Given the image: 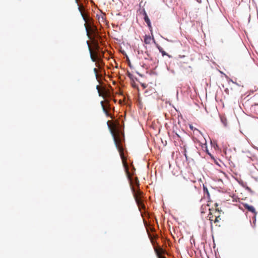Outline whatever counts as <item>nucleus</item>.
Segmentation results:
<instances>
[{
  "label": "nucleus",
  "instance_id": "obj_1",
  "mask_svg": "<svg viewBox=\"0 0 258 258\" xmlns=\"http://www.w3.org/2000/svg\"><path fill=\"white\" fill-rule=\"evenodd\" d=\"M78 9L81 13L83 20L85 22V27L87 33V35L89 38L92 40L95 49L97 50H98L99 45L97 39L100 38V36L99 35L97 28L95 26L91 27L89 24L87 23L89 19H90V17L88 16L85 15V14L83 12V11H84V8L83 6H79Z\"/></svg>",
  "mask_w": 258,
  "mask_h": 258
},
{
  "label": "nucleus",
  "instance_id": "obj_2",
  "mask_svg": "<svg viewBox=\"0 0 258 258\" xmlns=\"http://www.w3.org/2000/svg\"><path fill=\"white\" fill-rule=\"evenodd\" d=\"M111 132L112 135L113 137L114 142L116 148L117 149L120 157L122 159L123 166L124 167L125 171L127 176L128 179L130 181V183H132V176L129 172L128 166L127 163L126 161V160L124 158V153H123V149L121 145V139L120 138V136L119 134L116 131L115 128H111Z\"/></svg>",
  "mask_w": 258,
  "mask_h": 258
},
{
  "label": "nucleus",
  "instance_id": "obj_3",
  "mask_svg": "<svg viewBox=\"0 0 258 258\" xmlns=\"http://www.w3.org/2000/svg\"><path fill=\"white\" fill-rule=\"evenodd\" d=\"M87 43L88 45V48H89V52L90 54V57L91 58V60L93 62H96L97 61V60L99 59L98 53L96 51H93L92 50V49H91V48L90 46V44H89V43L88 42V41H87Z\"/></svg>",
  "mask_w": 258,
  "mask_h": 258
},
{
  "label": "nucleus",
  "instance_id": "obj_4",
  "mask_svg": "<svg viewBox=\"0 0 258 258\" xmlns=\"http://www.w3.org/2000/svg\"><path fill=\"white\" fill-rule=\"evenodd\" d=\"M131 188H132V190L133 193L135 201H136V198L138 199V200H142L141 196L143 194V192L140 190L136 191V189L134 187H132Z\"/></svg>",
  "mask_w": 258,
  "mask_h": 258
},
{
  "label": "nucleus",
  "instance_id": "obj_5",
  "mask_svg": "<svg viewBox=\"0 0 258 258\" xmlns=\"http://www.w3.org/2000/svg\"><path fill=\"white\" fill-rule=\"evenodd\" d=\"M144 16V21H145V22L147 23L150 31L152 32V27L151 26V22H150V20L146 13V12L144 11V14H143Z\"/></svg>",
  "mask_w": 258,
  "mask_h": 258
},
{
  "label": "nucleus",
  "instance_id": "obj_6",
  "mask_svg": "<svg viewBox=\"0 0 258 258\" xmlns=\"http://www.w3.org/2000/svg\"><path fill=\"white\" fill-rule=\"evenodd\" d=\"M243 207L245 208V209H247L249 212L253 213L254 216L256 215V212L253 206L249 205L247 204H243Z\"/></svg>",
  "mask_w": 258,
  "mask_h": 258
},
{
  "label": "nucleus",
  "instance_id": "obj_7",
  "mask_svg": "<svg viewBox=\"0 0 258 258\" xmlns=\"http://www.w3.org/2000/svg\"><path fill=\"white\" fill-rule=\"evenodd\" d=\"M221 212V210L220 211L219 210L215 209L211 211V215L214 216V218L216 217L217 218H219L220 220H221L220 216Z\"/></svg>",
  "mask_w": 258,
  "mask_h": 258
},
{
  "label": "nucleus",
  "instance_id": "obj_8",
  "mask_svg": "<svg viewBox=\"0 0 258 258\" xmlns=\"http://www.w3.org/2000/svg\"><path fill=\"white\" fill-rule=\"evenodd\" d=\"M136 203L138 205V206L139 207V208L140 209H145V206L142 200H138V199L136 198Z\"/></svg>",
  "mask_w": 258,
  "mask_h": 258
},
{
  "label": "nucleus",
  "instance_id": "obj_9",
  "mask_svg": "<svg viewBox=\"0 0 258 258\" xmlns=\"http://www.w3.org/2000/svg\"><path fill=\"white\" fill-rule=\"evenodd\" d=\"M155 251L158 256V258H159L160 257H163L164 256L162 255V253L163 252V250L161 248H155Z\"/></svg>",
  "mask_w": 258,
  "mask_h": 258
},
{
  "label": "nucleus",
  "instance_id": "obj_10",
  "mask_svg": "<svg viewBox=\"0 0 258 258\" xmlns=\"http://www.w3.org/2000/svg\"><path fill=\"white\" fill-rule=\"evenodd\" d=\"M157 47L158 48L159 51H160V52H161L162 53V56H164V55H167L168 56L169 58L171 57V56L170 55H169L168 54H167L163 49V48L160 47L159 45H158V44L157 45Z\"/></svg>",
  "mask_w": 258,
  "mask_h": 258
},
{
  "label": "nucleus",
  "instance_id": "obj_11",
  "mask_svg": "<svg viewBox=\"0 0 258 258\" xmlns=\"http://www.w3.org/2000/svg\"><path fill=\"white\" fill-rule=\"evenodd\" d=\"M151 40L152 38L150 35H145L144 41L146 44H149L151 43Z\"/></svg>",
  "mask_w": 258,
  "mask_h": 258
},
{
  "label": "nucleus",
  "instance_id": "obj_12",
  "mask_svg": "<svg viewBox=\"0 0 258 258\" xmlns=\"http://www.w3.org/2000/svg\"><path fill=\"white\" fill-rule=\"evenodd\" d=\"M100 103H101V106H102V109H103L104 112L105 113V114L107 116H109V112H108L106 106L104 104V102L103 101H101Z\"/></svg>",
  "mask_w": 258,
  "mask_h": 258
},
{
  "label": "nucleus",
  "instance_id": "obj_13",
  "mask_svg": "<svg viewBox=\"0 0 258 258\" xmlns=\"http://www.w3.org/2000/svg\"><path fill=\"white\" fill-rule=\"evenodd\" d=\"M203 191H204V195L205 196V195H206L207 197L208 198H209L210 197V194L209 192L208 188L204 185L203 186Z\"/></svg>",
  "mask_w": 258,
  "mask_h": 258
},
{
  "label": "nucleus",
  "instance_id": "obj_14",
  "mask_svg": "<svg viewBox=\"0 0 258 258\" xmlns=\"http://www.w3.org/2000/svg\"><path fill=\"white\" fill-rule=\"evenodd\" d=\"M208 217L209 218V220L211 222V223L212 224V222L214 223V216L211 215V211L210 210V213L208 215Z\"/></svg>",
  "mask_w": 258,
  "mask_h": 258
},
{
  "label": "nucleus",
  "instance_id": "obj_15",
  "mask_svg": "<svg viewBox=\"0 0 258 258\" xmlns=\"http://www.w3.org/2000/svg\"><path fill=\"white\" fill-rule=\"evenodd\" d=\"M99 21L104 22L105 21V15L103 14V15L101 16V17H99L98 18Z\"/></svg>",
  "mask_w": 258,
  "mask_h": 258
},
{
  "label": "nucleus",
  "instance_id": "obj_16",
  "mask_svg": "<svg viewBox=\"0 0 258 258\" xmlns=\"http://www.w3.org/2000/svg\"><path fill=\"white\" fill-rule=\"evenodd\" d=\"M93 71H94V72L95 73L96 78L97 79L98 78V77H99L98 70L96 68H94L93 69Z\"/></svg>",
  "mask_w": 258,
  "mask_h": 258
},
{
  "label": "nucleus",
  "instance_id": "obj_17",
  "mask_svg": "<svg viewBox=\"0 0 258 258\" xmlns=\"http://www.w3.org/2000/svg\"><path fill=\"white\" fill-rule=\"evenodd\" d=\"M96 89H97V91L98 92L99 96H101L102 95V93H101V92L100 87L99 85H97L96 86Z\"/></svg>",
  "mask_w": 258,
  "mask_h": 258
},
{
  "label": "nucleus",
  "instance_id": "obj_18",
  "mask_svg": "<svg viewBox=\"0 0 258 258\" xmlns=\"http://www.w3.org/2000/svg\"><path fill=\"white\" fill-rule=\"evenodd\" d=\"M101 63H102V62H98V63H96L95 64H96V66L99 69H101Z\"/></svg>",
  "mask_w": 258,
  "mask_h": 258
},
{
  "label": "nucleus",
  "instance_id": "obj_19",
  "mask_svg": "<svg viewBox=\"0 0 258 258\" xmlns=\"http://www.w3.org/2000/svg\"><path fill=\"white\" fill-rule=\"evenodd\" d=\"M220 219L219 218H217L216 217L214 218V223H217L219 222L220 221Z\"/></svg>",
  "mask_w": 258,
  "mask_h": 258
},
{
  "label": "nucleus",
  "instance_id": "obj_20",
  "mask_svg": "<svg viewBox=\"0 0 258 258\" xmlns=\"http://www.w3.org/2000/svg\"><path fill=\"white\" fill-rule=\"evenodd\" d=\"M105 103L106 104V105H107V107H108V108H110V104H109V103L108 101H107V100H106V101H105Z\"/></svg>",
  "mask_w": 258,
  "mask_h": 258
},
{
  "label": "nucleus",
  "instance_id": "obj_21",
  "mask_svg": "<svg viewBox=\"0 0 258 258\" xmlns=\"http://www.w3.org/2000/svg\"><path fill=\"white\" fill-rule=\"evenodd\" d=\"M136 183L138 184V185H139V180L137 177L136 178Z\"/></svg>",
  "mask_w": 258,
  "mask_h": 258
},
{
  "label": "nucleus",
  "instance_id": "obj_22",
  "mask_svg": "<svg viewBox=\"0 0 258 258\" xmlns=\"http://www.w3.org/2000/svg\"><path fill=\"white\" fill-rule=\"evenodd\" d=\"M189 127H190V128L191 130H193V126H192V125H190L189 126Z\"/></svg>",
  "mask_w": 258,
  "mask_h": 258
},
{
  "label": "nucleus",
  "instance_id": "obj_23",
  "mask_svg": "<svg viewBox=\"0 0 258 258\" xmlns=\"http://www.w3.org/2000/svg\"><path fill=\"white\" fill-rule=\"evenodd\" d=\"M153 40L154 42L155 43V40L154 38H153Z\"/></svg>",
  "mask_w": 258,
  "mask_h": 258
},
{
  "label": "nucleus",
  "instance_id": "obj_24",
  "mask_svg": "<svg viewBox=\"0 0 258 258\" xmlns=\"http://www.w3.org/2000/svg\"><path fill=\"white\" fill-rule=\"evenodd\" d=\"M186 151H185V149H184V152L185 153ZM184 155L186 156V154L185 153L184 154Z\"/></svg>",
  "mask_w": 258,
  "mask_h": 258
},
{
  "label": "nucleus",
  "instance_id": "obj_25",
  "mask_svg": "<svg viewBox=\"0 0 258 258\" xmlns=\"http://www.w3.org/2000/svg\"><path fill=\"white\" fill-rule=\"evenodd\" d=\"M232 82L233 83H234V84H235L237 85L236 83H234V81H232Z\"/></svg>",
  "mask_w": 258,
  "mask_h": 258
},
{
  "label": "nucleus",
  "instance_id": "obj_26",
  "mask_svg": "<svg viewBox=\"0 0 258 258\" xmlns=\"http://www.w3.org/2000/svg\"><path fill=\"white\" fill-rule=\"evenodd\" d=\"M159 258H166V257L163 256V257H159Z\"/></svg>",
  "mask_w": 258,
  "mask_h": 258
},
{
  "label": "nucleus",
  "instance_id": "obj_27",
  "mask_svg": "<svg viewBox=\"0 0 258 258\" xmlns=\"http://www.w3.org/2000/svg\"><path fill=\"white\" fill-rule=\"evenodd\" d=\"M227 91H228V89H226L225 90V91L227 92Z\"/></svg>",
  "mask_w": 258,
  "mask_h": 258
},
{
  "label": "nucleus",
  "instance_id": "obj_28",
  "mask_svg": "<svg viewBox=\"0 0 258 258\" xmlns=\"http://www.w3.org/2000/svg\"><path fill=\"white\" fill-rule=\"evenodd\" d=\"M76 3H78V0H76Z\"/></svg>",
  "mask_w": 258,
  "mask_h": 258
}]
</instances>
